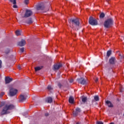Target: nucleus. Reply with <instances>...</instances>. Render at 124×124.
<instances>
[{"label":"nucleus","instance_id":"obj_37","mask_svg":"<svg viewBox=\"0 0 124 124\" xmlns=\"http://www.w3.org/2000/svg\"><path fill=\"white\" fill-rule=\"evenodd\" d=\"M97 124H103V123L100 122H98Z\"/></svg>","mask_w":124,"mask_h":124},{"label":"nucleus","instance_id":"obj_8","mask_svg":"<svg viewBox=\"0 0 124 124\" xmlns=\"http://www.w3.org/2000/svg\"><path fill=\"white\" fill-rule=\"evenodd\" d=\"M31 11L26 10L23 18H29V17H31Z\"/></svg>","mask_w":124,"mask_h":124},{"label":"nucleus","instance_id":"obj_36","mask_svg":"<svg viewBox=\"0 0 124 124\" xmlns=\"http://www.w3.org/2000/svg\"><path fill=\"white\" fill-rule=\"evenodd\" d=\"M73 79H71L70 80V83H73Z\"/></svg>","mask_w":124,"mask_h":124},{"label":"nucleus","instance_id":"obj_23","mask_svg":"<svg viewBox=\"0 0 124 124\" xmlns=\"http://www.w3.org/2000/svg\"><path fill=\"white\" fill-rule=\"evenodd\" d=\"M41 69H42V67L41 66L36 67L35 68V71H38L39 70H40Z\"/></svg>","mask_w":124,"mask_h":124},{"label":"nucleus","instance_id":"obj_34","mask_svg":"<svg viewBox=\"0 0 124 124\" xmlns=\"http://www.w3.org/2000/svg\"><path fill=\"white\" fill-rule=\"evenodd\" d=\"M58 87L61 89V88H62V84L61 83H58Z\"/></svg>","mask_w":124,"mask_h":124},{"label":"nucleus","instance_id":"obj_7","mask_svg":"<svg viewBox=\"0 0 124 124\" xmlns=\"http://www.w3.org/2000/svg\"><path fill=\"white\" fill-rule=\"evenodd\" d=\"M36 9L37 10H45V5H44V3H41L36 5Z\"/></svg>","mask_w":124,"mask_h":124},{"label":"nucleus","instance_id":"obj_2","mask_svg":"<svg viewBox=\"0 0 124 124\" xmlns=\"http://www.w3.org/2000/svg\"><path fill=\"white\" fill-rule=\"evenodd\" d=\"M14 108H15V106L13 104L9 105H6L5 107H4V108H3L1 112H0V115L1 116H2L3 115H6L7 114H8V113L7 112V111H8V110H13Z\"/></svg>","mask_w":124,"mask_h":124},{"label":"nucleus","instance_id":"obj_22","mask_svg":"<svg viewBox=\"0 0 124 124\" xmlns=\"http://www.w3.org/2000/svg\"><path fill=\"white\" fill-rule=\"evenodd\" d=\"M87 100H88V98L87 97H84L82 98V101L83 102V103H85L87 102Z\"/></svg>","mask_w":124,"mask_h":124},{"label":"nucleus","instance_id":"obj_43","mask_svg":"<svg viewBox=\"0 0 124 124\" xmlns=\"http://www.w3.org/2000/svg\"><path fill=\"white\" fill-rule=\"evenodd\" d=\"M121 92H123V91L121 90Z\"/></svg>","mask_w":124,"mask_h":124},{"label":"nucleus","instance_id":"obj_15","mask_svg":"<svg viewBox=\"0 0 124 124\" xmlns=\"http://www.w3.org/2000/svg\"><path fill=\"white\" fill-rule=\"evenodd\" d=\"M106 103L107 104V105L108 106V107L111 108L112 107H113V104H112V103H111L110 101H107L106 102Z\"/></svg>","mask_w":124,"mask_h":124},{"label":"nucleus","instance_id":"obj_30","mask_svg":"<svg viewBox=\"0 0 124 124\" xmlns=\"http://www.w3.org/2000/svg\"><path fill=\"white\" fill-rule=\"evenodd\" d=\"M13 8H18V6H17L16 4H14V5L13 6Z\"/></svg>","mask_w":124,"mask_h":124},{"label":"nucleus","instance_id":"obj_38","mask_svg":"<svg viewBox=\"0 0 124 124\" xmlns=\"http://www.w3.org/2000/svg\"><path fill=\"white\" fill-rule=\"evenodd\" d=\"M23 115L25 116V117H27V116H28V114L26 113V114H25V113H24V114H23Z\"/></svg>","mask_w":124,"mask_h":124},{"label":"nucleus","instance_id":"obj_14","mask_svg":"<svg viewBox=\"0 0 124 124\" xmlns=\"http://www.w3.org/2000/svg\"><path fill=\"white\" fill-rule=\"evenodd\" d=\"M46 101L47 103H52L53 102V98L51 97H48Z\"/></svg>","mask_w":124,"mask_h":124},{"label":"nucleus","instance_id":"obj_21","mask_svg":"<svg viewBox=\"0 0 124 124\" xmlns=\"http://www.w3.org/2000/svg\"><path fill=\"white\" fill-rule=\"evenodd\" d=\"M111 53H112V51L111 50H108L107 51V57H108V58H109V57H110V56H111Z\"/></svg>","mask_w":124,"mask_h":124},{"label":"nucleus","instance_id":"obj_25","mask_svg":"<svg viewBox=\"0 0 124 124\" xmlns=\"http://www.w3.org/2000/svg\"><path fill=\"white\" fill-rule=\"evenodd\" d=\"M10 2H11L12 3H13V4H16V0H9Z\"/></svg>","mask_w":124,"mask_h":124},{"label":"nucleus","instance_id":"obj_42","mask_svg":"<svg viewBox=\"0 0 124 124\" xmlns=\"http://www.w3.org/2000/svg\"><path fill=\"white\" fill-rule=\"evenodd\" d=\"M92 102H94V100H93L92 101Z\"/></svg>","mask_w":124,"mask_h":124},{"label":"nucleus","instance_id":"obj_27","mask_svg":"<svg viewBox=\"0 0 124 124\" xmlns=\"http://www.w3.org/2000/svg\"><path fill=\"white\" fill-rule=\"evenodd\" d=\"M6 59H8L9 60H12V58H13V55H11L10 57L5 56Z\"/></svg>","mask_w":124,"mask_h":124},{"label":"nucleus","instance_id":"obj_26","mask_svg":"<svg viewBox=\"0 0 124 124\" xmlns=\"http://www.w3.org/2000/svg\"><path fill=\"white\" fill-rule=\"evenodd\" d=\"M10 52V50L9 48H6L5 50V54H9Z\"/></svg>","mask_w":124,"mask_h":124},{"label":"nucleus","instance_id":"obj_28","mask_svg":"<svg viewBox=\"0 0 124 124\" xmlns=\"http://www.w3.org/2000/svg\"><path fill=\"white\" fill-rule=\"evenodd\" d=\"M20 51L21 53H24V51H25V48L22 47L20 49Z\"/></svg>","mask_w":124,"mask_h":124},{"label":"nucleus","instance_id":"obj_20","mask_svg":"<svg viewBox=\"0 0 124 124\" xmlns=\"http://www.w3.org/2000/svg\"><path fill=\"white\" fill-rule=\"evenodd\" d=\"M104 17H105V14L104 13H101L99 16L100 19H103V18H104Z\"/></svg>","mask_w":124,"mask_h":124},{"label":"nucleus","instance_id":"obj_41","mask_svg":"<svg viewBox=\"0 0 124 124\" xmlns=\"http://www.w3.org/2000/svg\"><path fill=\"white\" fill-rule=\"evenodd\" d=\"M115 124L114 123H111L110 124Z\"/></svg>","mask_w":124,"mask_h":124},{"label":"nucleus","instance_id":"obj_9","mask_svg":"<svg viewBox=\"0 0 124 124\" xmlns=\"http://www.w3.org/2000/svg\"><path fill=\"white\" fill-rule=\"evenodd\" d=\"M77 81L79 83V84H81V85H86L87 84L86 79H85V78H78L77 79Z\"/></svg>","mask_w":124,"mask_h":124},{"label":"nucleus","instance_id":"obj_6","mask_svg":"<svg viewBox=\"0 0 124 124\" xmlns=\"http://www.w3.org/2000/svg\"><path fill=\"white\" fill-rule=\"evenodd\" d=\"M28 98V95L26 94H21L20 95L19 102H24V101H26L27 99Z\"/></svg>","mask_w":124,"mask_h":124},{"label":"nucleus","instance_id":"obj_12","mask_svg":"<svg viewBox=\"0 0 124 124\" xmlns=\"http://www.w3.org/2000/svg\"><path fill=\"white\" fill-rule=\"evenodd\" d=\"M26 45V40L24 39H21V41L18 42V46L20 47H23Z\"/></svg>","mask_w":124,"mask_h":124},{"label":"nucleus","instance_id":"obj_35","mask_svg":"<svg viewBox=\"0 0 124 124\" xmlns=\"http://www.w3.org/2000/svg\"><path fill=\"white\" fill-rule=\"evenodd\" d=\"M17 68H18V69H19V70H21V69H22V68H21V66H20V65H19V66H17Z\"/></svg>","mask_w":124,"mask_h":124},{"label":"nucleus","instance_id":"obj_40","mask_svg":"<svg viewBox=\"0 0 124 124\" xmlns=\"http://www.w3.org/2000/svg\"><path fill=\"white\" fill-rule=\"evenodd\" d=\"M49 114H48V113H46L45 114V116H48Z\"/></svg>","mask_w":124,"mask_h":124},{"label":"nucleus","instance_id":"obj_19","mask_svg":"<svg viewBox=\"0 0 124 124\" xmlns=\"http://www.w3.org/2000/svg\"><path fill=\"white\" fill-rule=\"evenodd\" d=\"M16 36H19L21 35V31L17 30L16 31Z\"/></svg>","mask_w":124,"mask_h":124},{"label":"nucleus","instance_id":"obj_16","mask_svg":"<svg viewBox=\"0 0 124 124\" xmlns=\"http://www.w3.org/2000/svg\"><path fill=\"white\" fill-rule=\"evenodd\" d=\"M115 59L114 57H111L110 59L109 60V62L110 63V64H114L115 63Z\"/></svg>","mask_w":124,"mask_h":124},{"label":"nucleus","instance_id":"obj_29","mask_svg":"<svg viewBox=\"0 0 124 124\" xmlns=\"http://www.w3.org/2000/svg\"><path fill=\"white\" fill-rule=\"evenodd\" d=\"M29 0H24V3L25 4H28L29 3Z\"/></svg>","mask_w":124,"mask_h":124},{"label":"nucleus","instance_id":"obj_24","mask_svg":"<svg viewBox=\"0 0 124 124\" xmlns=\"http://www.w3.org/2000/svg\"><path fill=\"white\" fill-rule=\"evenodd\" d=\"M94 99L95 101H99V97L98 95H96L94 96Z\"/></svg>","mask_w":124,"mask_h":124},{"label":"nucleus","instance_id":"obj_4","mask_svg":"<svg viewBox=\"0 0 124 124\" xmlns=\"http://www.w3.org/2000/svg\"><path fill=\"white\" fill-rule=\"evenodd\" d=\"M89 23L91 26H97V20L95 18H93V16H91L89 19Z\"/></svg>","mask_w":124,"mask_h":124},{"label":"nucleus","instance_id":"obj_11","mask_svg":"<svg viewBox=\"0 0 124 124\" xmlns=\"http://www.w3.org/2000/svg\"><path fill=\"white\" fill-rule=\"evenodd\" d=\"M62 66V63L56 64L54 65V70H58L59 68H61Z\"/></svg>","mask_w":124,"mask_h":124},{"label":"nucleus","instance_id":"obj_17","mask_svg":"<svg viewBox=\"0 0 124 124\" xmlns=\"http://www.w3.org/2000/svg\"><path fill=\"white\" fill-rule=\"evenodd\" d=\"M25 24L27 25H31V18H29L25 21Z\"/></svg>","mask_w":124,"mask_h":124},{"label":"nucleus","instance_id":"obj_32","mask_svg":"<svg viewBox=\"0 0 124 124\" xmlns=\"http://www.w3.org/2000/svg\"><path fill=\"white\" fill-rule=\"evenodd\" d=\"M4 94V92H1V93H0V97H1Z\"/></svg>","mask_w":124,"mask_h":124},{"label":"nucleus","instance_id":"obj_3","mask_svg":"<svg viewBox=\"0 0 124 124\" xmlns=\"http://www.w3.org/2000/svg\"><path fill=\"white\" fill-rule=\"evenodd\" d=\"M113 23V19H112V18H109L106 20L104 23V26L106 29H109V28L112 27Z\"/></svg>","mask_w":124,"mask_h":124},{"label":"nucleus","instance_id":"obj_1","mask_svg":"<svg viewBox=\"0 0 124 124\" xmlns=\"http://www.w3.org/2000/svg\"><path fill=\"white\" fill-rule=\"evenodd\" d=\"M69 23H71V28L75 31H78L80 29V21L78 18L71 19L69 20Z\"/></svg>","mask_w":124,"mask_h":124},{"label":"nucleus","instance_id":"obj_33","mask_svg":"<svg viewBox=\"0 0 124 124\" xmlns=\"http://www.w3.org/2000/svg\"><path fill=\"white\" fill-rule=\"evenodd\" d=\"M47 89H48V90H52V87H51V86H50V85H48V87H47Z\"/></svg>","mask_w":124,"mask_h":124},{"label":"nucleus","instance_id":"obj_39","mask_svg":"<svg viewBox=\"0 0 124 124\" xmlns=\"http://www.w3.org/2000/svg\"><path fill=\"white\" fill-rule=\"evenodd\" d=\"M98 81V78H96V79H95V82L96 83Z\"/></svg>","mask_w":124,"mask_h":124},{"label":"nucleus","instance_id":"obj_18","mask_svg":"<svg viewBox=\"0 0 124 124\" xmlns=\"http://www.w3.org/2000/svg\"><path fill=\"white\" fill-rule=\"evenodd\" d=\"M69 103L73 104V102H74V98H73L72 96H70L69 99Z\"/></svg>","mask_w":124,"mask_h":124},{"label":"nucleus","instance_id":"obj_13","mask_svg":"<svg viewBox=\"0 0 124 124\" xmlns=\"http://www.w3.org/2000/svg\"><path fill=\"white\" fill-rule=\"evenodd\" d=\"M81 112V109L79 108H77L76 109V111L73 112V116L74 117H76L78 115V113H80Z\"/></svg>","mask_w":124,"mask_h":124},{"label":"nucleus","instance_id":"obj_31","mask_svg":"<svg viewBox=\"0 0 124 124\" xmlns=\"http://www.w3.org/2000/svg\"><path fill=\"white\" fill-rule=\"evenodd\" d=\"M2 62L1 61V60H0V68H1V67H2Z\"/></svg>","mask_w":124,"mask_h":124},{"label":"nucleus","instance_id":"obj_5","mask_svg":"<svg viewBox=\"0 0 124 124\" xmlns=\"http://www.w3.org/2000/svg\"><path fill=\"white\" fill-rule=\"evenodd\" d=\"M17 93H18V90L15 89L13 88H12L9 90V95L10 96H14L17 94Z\"/></svg>","mask_w":124,"mask_h":124},{"label":"nucleus","instance_id":"obj_10","mask_svg":"<svg viewBox=\"0 0 124 124\" xmlns=\"http://www.w3.org/2000/svg\"><path fill=\"white\" fill-rule=\"evenodd\" d=\"M13 81V78H10L9 77H6L5 78V84H9L11 82Z\"/></svg>","mask_w":124,"mask_h":124},{"label":"nucleus","instance_id":"obj_44","mask_svg":"<svg viewBox=\"0 0 124 124\" xmlns=\"http://www.w3.org/2000/svg\"><path fill=\"white\" fill-rule=\"evenodd\" d=\"M120 56H122L121 55H120Z\"/></svg>","mask_w":124,"mask_h":124}]
</instances>
